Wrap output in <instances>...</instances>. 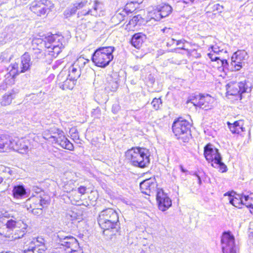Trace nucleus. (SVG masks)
<instances>
[{
	"label": "nucleus",
	"mask_w": 253,
	"mask_h": 253,
	"mask_svg": "<svg viewBox=\"0 0 253 253\" xmlns=\"http://www.w3.org/2000/svg\"><path fill=\"white\" fill-rule=\"evenodd\" d=\"M87 7V9H84L78 13V17L82 16L91 15L95 17L103 15V4L97 0H82L75 1L72 5L64 11V15L67 17L75 14L77 10Z\"/></svg>",
	"instance_id": "obj_1"
},
{
	"label": "nucleus",
	"mask_w": 253,
	"mask_h": 253,
	"mask_svg": "<svg viewBox=\"0 0 253 253\" xmlns=\"http://www.w3.org/2000/svg\"><path fill=\"white\" fill-rule=\"evenodd\" d=\"M126 156L133 166L144 168L150 164V155L145 148L133 147L126 152Z\"/></svg>",
	"instance_id": "obj_2"
},
{
	"label": "nucleus",
	"mask_w": 253,
	"mask_h": 253,
	"mask_svg": "<svg viewBox=\"0 0 253 253\" xmlns=\"http://www.w3.org/2000/svg\"><path fill=\"white\" fill-rule=\"evenodd\" d=\"M31 65L30 55L28 52H25L21 57L20 67H19V62H15L11 63L8 68L9 72L7 73L6 83L14 84L16 76L29 70Z\"/></svg>",
	"instance_id": "obj_3"
},
{
	"label": "nucleus",
	"mask_w": 253,
	"mask_h": 253,
	"mask_svg": "<svg viewBox=\"0 0 253 253\" xmlns=\"http://www.w3.org/2000/svg\"><path fill=\"white\" fill-rule=\"evenodd\" d=\"M114 50L115 47L112 46L98 48L93 53L91 60L96 66L105 68L113 60Z\"/></svg>",
	"instance_id": "obj_4"
},
{
	"label": "nucleus",
	"mask_w": 253,
	"mask_h": 253,
	"mask_svg": "<svg viewBox=\"0 0 253 253\" xmlns=\"http://www.w3.org/2000/svg\"><path fill=\"white\" fill-rule=\"evenodd\" d=\"M98 222L104 231L116 228L119 222L118 214L112 209L104 210L99 214Z\"/></svg>",
	"instance_id": "obj_5"
},
{
	"label": "nucleus",
	"mask_w": 253,
	"mask_h": 253,
	"mask_svg": "<svg viewBox=\"0 0 253 253\" xmlns=\"http://www.w3.org/2000/svg\"><path fill=\"white\" fill-rule=\"evenodd\" d=\"M63 42V37L52 35L46 38L43 44L47 49L46 52L51 56L56 57L64 47Z\"/></svg>",
	"instance_id": "obj_6"
},
{
	"label": "nucleus",
	"mask_w": 253,
	"mask_h": 253,
	"mask_svg": "<svg viewBox=\"0 0 253 253\" xmlns=\"http://www.w3.org/2000/svg\"><path fill=\"white\" fill-rule=\"evenodd\" d=\"M190 123L181 118L174 121L172 126L173 133L178 139L181 140L184 142H188L190 134Z\"/></svg>",
	"instance_id": "obj_7"
},
{
	"label": "nucleus",
	"mask_w": 253,
	"mask_h": 253,
	"mask_svg": "<svg viewBox=\"0 0 253 253\" xmlns=\"http://www.w3.org/2000/svg\"><path fill=\"white\" fill-rule=\"evenodd\" d=\"M226 195L230 197L229 203L233 206L241 209L242 205H245L247 208L250 209V212L253 214V198L248 195L237 194L234 192H227L224 194V196Z\"/></svg>",
	"instance_id": "obj_8"
},
{
	"label": "nucleus",
	"mask_w": 253,
	"mask_h": 253,
	"mask_svg": "<svg viewBox=\"0 0 253 253\" xmlns=\"http://www.w3.org/2000/svg\"><path fill=\"white\" fill-rule=\"evenodd\" d=\"M57 241L66 253H73L77 252L79 248L78 241L75 237L64 235L61 232L57 235Z\"/></svg>",
	"instance_id": "obj_9"
},
{
	"label": "nucleus",
	"mask_w": 253,
	"mask_h": 253,
	"mask_svg": "<svg viewBox=\"0 0 253 253\" xmlns=\"http://www.w3.org/2000/svg\"><path fill=\"white\" fill-rule=\"evenodd\" d=\"M53 6L49 0H35L31 3L30 8L38 16H41L50 12Z\"/></svg>",
	"instance_id": "obj_10"
},
{
	"label": "nucleus",
	"mask_w": 253,
	"mask_h": 253,
	"mask_svg": "<svg viewBox=\"0 0 253 253\" xmlns=\"http://www.w3.org/2000/svg\"><path fill=\"white\" fill-rule=\"evenodd\" d=\"M226 93L227 95L237 96L241 100L242 94L250 91L248 85L245 82L236 83L230 82L226 85Z\"/></svg>",
	"instance_id": "obj_11"
},
{
	"label": "nucleus",
	"mask_w": 253,
	"mask_h": 253,
	"mask_svg": "<svg viewBox=\"0 0 253 253\" xmlns=\"http://www.w3.org/2000/svg\"><path fill=\"white\" fill-rule=\"evenodd\" d=\"M88 62V60L83 57L78 58L69 68L67 77L76 82L81 76L82 69Z\"/></svg>",
	"instance_id": "obj_12"
},
{
	"label": "nucleus",
	"mask_w": 253,
	"mask_h": 253,
	"mask_svg": "<svg viewBox=\"0 0 253 253\" xmlns=\"http://www.w3.org/2000/svg\"><path fill=\"white\" fill-rule=\"evenodd\" d=\"M192 103L195 106H198L205 110H209L213 107L215 99L209 94H199L195 96V99L192 100Z\"/></svg>",
	"instance_id": "obj_13"
},
{
	"label": "nucleus",
	"mask_w": 253,
	"mask_h": 253,
	"mask_svg": "<svg viewBox=\"0 0 253 253\" xmlns=\"http://www.w3.org/2000/svg\"><path fill=\"white\" fill-rule=\"evenodd\" d=\"M221 242L223 253H236L237 247L235 243V238L230 232L223 234Z\"/></svg>",
	"instance_id": "obj_14"
},
{
	"label": "nucleus",
	"mask_w": 253,
	"mask_h": 253,
	"mask_svg": "<svg viewBox=\"0 0 253 253\" xmlns=\"http://www.w3.org/2000/svg\"><path fill=\"white\" fill-rule=\"evenodd\" d=\"M49 204V198L47 196L42 197L33 196L26 200L25 207L27 210H34L37 208H45Z\"/></svg>",
	"instance_id": "obj_15"
},
{
	"label": "nucleus",
	"mask_w": 253,
	"mask_h": 253,
	"mask_svg": "<svg viewBox=\"0 0 253 253\" xmlns=\"http://www.w3.org/2000/svg\"><path fill=\"white\" fill-rule=\"evenodd\" d=\"M20 139L18 137L12 138L6 134L0 136V152H4L7 149L16 150L18 148L16 143H19Z\"/></svg>",
	"instance_id": "obj_16"
},
{
	"label": "nucleus",
	"mask_w": 253,
	"mask_h": 253,
	"mask_svg": "<svg viewBox=\"0 0 253 253\" xmlns=\"http://www.w3.org/2000/svg\"><path fill=\"white\" fill-rule=\"evenodd\" d=\"M156 200L160 210L165 211L169 209L172 205L171 199L162 189L157 190Z\"/></svg>",
	"instance_id": "obj_17"
},
{
	"label": "nucleus",
	"mask_w": 253,
	"mask_h": 253,
	"mask_svg": "<svg viewBox=\"0 0 253 253\" xmlns=\"http://www.w3.org/2000/svg\"><path fill=\"white\" fill-rule=\"evenodd\" d=\"M204 154L209 163H211V165L212 163L218 162V160L221 158L218 150L213 147L211 144H208L205 146Z\"/></svg>",
	"instance_id": "obj_18"
},
{
	"label": "nucleus",
	"mask_w": 253,
	"mask_h": 253,
	"mask_svg": "<svg viewBox=\"0 0 253 253\" xmlns=\"http://www.w3.org/2000/svg\"><path fill=\"white\" fill-rule=\"evenodd\" d=\"M76 82L67 76L66 71L62 70L57 76V84L63 90L72 89Z\"/></svg>",
	"instance_id": "obj_19"
},
{
	"label": "nucleus",
	"mask_w": 253,
	"mask_h": 253,
	"mask_svg": "<svg viewBox=\"0 0 253 253\" xmlns=\"http://www.w3.org/2000/svg\"><path fill=\"white\" fill-rule=\"evenodd\" d=\"M133 5V2L130 3H127L125 6V8L120 12H117L114 15L112 19V22L116 25L119 24L121 22L124 20L125 17L126 15H127L129 13H131L135 10V8L130 9L129 8L131 5Z\"/></svg>",
	"instance_id": "obj_20"
},
{
	"label": "nucleus",
	"mask_w": 253,
	"mask_h": 253,
	"mask_svg": "<svg viewBox=\"0 0 253 253\" xmlns=\"http://www.w3.org/2000/svg\"><path fill=\"white\" fill-rule=\"evenodd\" d=\"M49 133V134L44 133L43 138L52 143H56L59 138L62 137L64 135L62 130L56 127L51 128Z\"/></svg>",
	"instance_id": "obj_21"
},
{
	"label": "nucleus",
	"mask_w": 253,
	"mask_h": 253,
	"mask_svg": "<svg viewBox=\"0 0 253 253\" xmlns=\"http://www.w3.org/2000/svg\"><path fill=\"white\" fill-rule=\"evenodd\" d=\"M229 128L233 134H240L245 131V128L243 126L244 123L242 120L234 122L233 123L227 122Z\"/></svg>",
	"instance_id": "obj_22"
},
{
	"label": "nucleus",
	"mask_w": 253,
	"mask_h": 253,
	"mask_svg": "<svg viewBox=\"0 0 253 253\" xmlns=\"http://www.w3.org/2000/svg\"><path fill=\"white\" fill-rule=\"evenodd\" d=\"M45 240L42 237H38L36 239H34L31 242L32 247L34 248L35 250H39L40 252H44L47 249L45 244Z\"/></svg>",
	"instance_id": "obj_23"
},
{
	"label": "nucleus",
	"mask_w": 253,
	"mask_h": 253,
	"mask_svg": "<svg viewBox=\"0 0 253 253\" xmlns=\"http://www.w3.org/2000/svg\"><path fill=\"white\" fill-rule=\"evenodd\" d=\"M18 93L17 89H12L6 93L2 98L0 104L2 106L9 105L12 100L15 97L16 94Z\"/></svg>",
	"instance_id": "obj_24"
},
{
	"label": "nucleus",
	"mask_w": 253,
	"mask_h": 253,
	"mask_svg": "<svg viewBox=\"0 0 253 253\" xmlns=\"http://www.w3.org/2000/svg\"><path fill=\"white\" fill-rule=\"evenodd\" d=\"M118 78H114L112 76L107 78V82L106 84L105 90L107 91H115L118 87L119 84Z\"/></svg>",
	"instance_id": "obj_25"
},
{
	"label": "nucleus",
	"mask_w": 253,
	"mask_h": 253,
	"mask_svg": "<svg viewBox=\"0 0 253 253\" xmlns=\"http://www.w3.org/2000/svg\"><path fill=\"white\" fill-rule=\"evenodd\" d=\"M144 36L141 33L135 34L131 38V43L134 47L139 48L144 42Z\"/></svg>",
	"instance_id": "obj_26"
},
{
	"label": "nucleus",
	"mask_w": 253,
	"mask_h": 253,
	"mask_svg": "<svg viewBox=\"0 0 253 253\" xmlns=\"http://www.w3.org/2000/svg\"><path fill=\"white\" fill-rule=\"evenodd\" d=\"M55 144L60 145L62 148L69 150H73L74 147L73 144L64 135L62 137H59Z\"/></svg>",
	"instance_id": "obj_27"
},
{
	"label": "nucleus",
	"mask_w": 253,
	"mask_h": 253,
	"mask_svg": "<svg viewBox=\"0 0 253 253\" xmlns=\"http://www.w3.org/2000/svg\"><path fill=\"white\" fill-rule=\"evenodd\" d=\"M12 192L14 197L16 199H21L26 194V190L23 185L14 186Z\"/></svg>",
	"instance_id": "obj_28"
},
{
	"label": "nucleus",
	"mask_w": 253,
	"mask_h": 253,
	"mask_svg": "<svg viewBox=\"0 0 253 253\" xmlns=\"http://www.w3.org/2000/svg\"><path fill=\"white\" fill-rule=\"evenodd\" d=\"M157 8L159 10L163 18L169 16L172 11V7L169 4L159 5Z\"/></svg>",
	"instance_id": "obj_29"
},
{
	"label": "nucleus",
	"mask_w": 253,
	"mask_h": 253,
	"mask_svg": "<svg viewBox=\"0 0 253 253\" xmlns=\"http://www.w3.org/2000/svg\"><path fill=\"white\" fill-rule=\"evenodd\" d=\"M19 146L16 151L21 154L26 153L28 150L29 142L28 140L21 138L19 140Z\"/></svg>",
	"instance_id": "obj_30"
},
{
	"label": "nucleus",
	"mask_w": 253,
	"mask_h": 253,
	"mask_svg": "<svg viewBox=\"0 0 253 253\" xmlns=\"http://www.w3.org/2000/svg\"><path fill=\"white\" fill-rule=\"evenodd\" d=\"M152 181H154V178L145 179L140 183V188L143 193L145 194H148V192H147L148 188L150 184H152Z\"/></svg>",
	"instance_id": "obj_31"
},
{
	"label": "nucleus",
	"mask_w": 253,
	"mask_h": 253,
	"mask_svg": "<svg viewBox=\"0 0 253 253\" xmlns=\"http://www.w3.org/2000/svg\"><path fill=\"white\" fill-rule=\"evenodd\" d=\"M232 57L233 59H236V60L241 62L248 58L247 52L245 50H238L236 51L233 54Z\"/></svg>",
	"instance_id": "obj_32"
},
{
	"label": "nucleus",
	"mask_w": 253,
	"mask_h": 253,
	"mask_svg": "<svg viewBox=\"0 0 253 253\" xmlns=\"http://www.w3.org/2000/svg\"><path fill=\"white\" fill-rule=\"evenodd\" d=\"M236 59H233L231 58V62L230 64L231 70L232 71H237L240 70L244 65V63L239 60H236Z\"/></svg>",
	"instance_id": "obj_33"
},
{
	"label": "nucleus",
	"mask_w": 253,
	"mask_h": 253,
	"mask_svg": "<svg viewBox=\"0 0 253 253\" xmlns=\"http://www.w3.org/2000/svg\"><path fill=\"white\" fill-rule=\"evenodd\" d=\"M41 95L42 92L38 94H31L28 95H26V100H31L35 104H39L42 100L41 97Z\"/></svg>",
	"instance_id": "obj_34"
},
{
	"label": "nucleus",
	"mask_w": 253,
	"mask_h": 253,
	"mask_svg": "<svg viewBox=\"0 0 253 253\" xmlns=\"http://www.w3.org/2000/svg\"><path fill=\"white\" fill-rule=\"evenodd\" d=\"M222 158L219 159L218 161V162H215L214 163H212L211 166L217 169H219V171L221 172H226L227 170V168L226 166L221 161Z\"/></svg>",
	"instance_id": "obj_35"
},
{
	"label": "nucleus",
	"mask_w": 253,
	"mask_h": 253,
	"mask_svg": "<svg viewBox=\"0 0 253 253\" xmlns=\"http://www.w3.org/2000/svg\"><path fill=\"white\" fill-rule=\"evenodd\" d=\"M149 16L151 17V19H154L156 21H159L163 18L162 16H161V14L159 10L157 8L154 9L153 11L149 12Z\"/></svg>",
	"instance_id": "obj_36"
},
{
	"label": "nucleus",
	"mask_w": 253,
	"mask_h": 253,
	"mask_svg": "<svg viewBox=\"0 0 253 253\" xmlns=\"http://www.w3.org/2000/svg\"><path fill=\"white\" fill-rule=\"evenodd\" d=\"M19 223L13 219L8 220L6 223L5 227L9 231L13 230L18 227Z\"/></svg>",
	"instance_id": "obj_37"
},
{
	"label": "nucleus",
	"mask_w": 253,
	"mask_h": 253,
	"mask_svg": "<svg viewBox=\"0 0 253 253\" xmlns=\"http://www.w3.org/2000/svg\"><path fill=\"white\" fill-rule=\"evenodd\" d=\"M142 20V18L140 15H135L130 20L128 24L134 27L137 24H140Z\"/></svg>",
	"instance_id": "obj_38"
},
{
	"label": "nucleus",
	"mask_w": 253,
	"mask_h": 253,
	"mask_svg": "<svg viewBox=\"0 0 253 253\" xmlns=\"http://www.w3.org/2000/svg\"><path fill=\"white\" fill-rule=\"evenodd\" d=\"M46 53V51L43 52L40 49H37L34 51L33 56L34 58L39 59H43Z\"/></svg>",
	"instance_id": "obj_39"
},
{
	"label": "nucleus",
	"mask_w": 253,
	"mask_h": 253,
	"mask_svg": "<svg viewBox=\"0 0 253 253\" xmlns=\"http://www.w3.org/2000/svg\"><path fill=\"white\" fill-rule=\"evenodd\" d=\"M157 184L156 182L155 179L154 178V181H152V184H150L149 188H148V194L147 195H150L151 194H153L156 191H157L158 188H157Z\"/></svg>",
	"instance_id": "obj_40"
},
{
	"label": "nucleus",
	"mask_w": 253,
	"mask_h": 253,
	"mask_svg": "<svg viewBox=\"0 0 253 253\" xmlns=\"http://www.w3.org/2000/svg\"><path fill=\"white\" fill-rule=\"evenodd\" d=\"M25 234V231L24 230L20 229L16 230L14 235L12 236L14 239H20L23 237Z\"/></svg>",
	"instance_id": "obj_41"
},
{
	"label": "nucleus",
	"mask_w": 253,
	"mask_h": 253,
	"mask_svg": "<svg viewBox=\"0 0 253 253\" xmlns=\"http://www.w3.org/2000/svg\"><path fill=\"white\" fill-rule=\"evenodd\" d=\"M24 253H44L42 252H40L39 250L36 249L32 247V245H30L27 249H26L24 251Z\"/></svg>",
	"instance_id": "obj_42"
},
{
	"label": "nucleus",
	"mask_w": 253,
	"mask_h": 253,
	"mask_svg": "<svg viewBox=\"0 0 253 253\" xmlns=\"http://www.w3.org/2000/svg\"><path fill=\"white\" fill-rule=\"evenodd\" d=\"M43 208H37L34 209V210H28L29 211L32 212L34 215H40L42 213V209Z\"/></svg>",
	"instance_id": "obj_43"
},
{
	"label": "nucleus",
	"mask_w": 253,
	"mask_h": 253,
	"mask_svg": "<svg viewBox=\"0 0 253 253\" xmlns=\"http://www.w3.org/2000/svg\"><path fill=\"white\" fill-rule=\"evenodd\" d=\"M160 103H161L160 99H157L156 98H154L151 103L154 108L156 110H157L159 108Z\"/></svg>",
	"instance_id": "obj_44"
},
{
	"label": "nucleus",
	"mask_w": 253,
	"mask_h": 253,
	"mask_svg": "<svg viewBox=\"0 0 253 253\" xmlns=\"http://www.w3.org/2000/svg\"><path fill=\"white\" fill-rule=\"evenodd\" d=\"M6 76H7V74L5 76V78L4 81L0 85V89H1V90H5L7 88L8 85H11L14 84H8L7 83H6V79L7 78H6Z\"/></svg>",
	"instance_id": "obj_45"
},
{
	"label": "nucleus",
	"mask_w": 253,
	"mask_h": 253,
	"mask_svg": "<svg viewBox=\"0 0 253 253\" xmlns=\"http://www.w3.org/2000/svg\"><path fill=\"white\" fill-rule=\"evenodd\" d=\"M185 41L183 39L176 41V45L179 46V48L185 49L183 44Z\"/></svg>",
	"instance_id": "obj_46"
},
{
	"label": "nucleus",
	"mask_w": 253,
	"mask_h": 253,
	"mask_svg": "<svg viewBox=\"0 0 253 253\" xmlns=\"http://www.w3.org/2000/svg\"><path fill=\"white\" fill-rule=\"evenodd\" d=\"M208 56L211 61H217L219 60V58L218 57L215 56L213 53L211 52L208 53Z\"/></svg>",
	"instance_id": "obj_47"
},
{
	"label": "nucleus",
	"mask_w": 253,
	"mask_h": 253,
	"mask_svg": "<svg viewBox=\"0 0 253 253\" xmlns=\"http://www.w3.org/2000/svg\"><path fill=\"white\" fill-rule=\"evenodd\" d=\"M211 48L213 52L217 54H219V52H222V51L223 50V49L221 50H219V47L216 45L212 46Z\"/></svg>",
	"instance_id": "obj_48"
},
{
	"label": "nucleus",
	"mask_w": 253,
	"mask_h": 253,
	"mask_svg": "<svg viewBox=\"0 0 253 253\" xmlns=\"http://www.w3.org/2000/svg\"><path fill=\"white\" fill-rule=\"evenodd\" d=\"M162 31H163L164 33L169 34V35H170L172 33V30L171 29L169 28L165 27L162 29Z\"/></svg>",
	"instance_id": "obj_49"
},
{
	"label": "nucleus",
	"mask_w": 253,
	"mask_h": 253,
	"mask_svg": "<svg viewBox=\"0 0 253 253\" xmlns=\"http://www.w3.org/2000/svg\"><path fill=\"white\" fill-rule=\"evenodd\" d=\"M175 42H176V40H174V39H169L167 42V46H172Z\"/></svg>",
	"instance_id": "obj_50"
},
{
	"label": "nucleus",
	"mask_w": 253,
	"mask_h": 253,
	"mask_svg": "<svg viewBox=\"0 0 253 253\" xmlns=\"http://www.w3.org/2000/svg\"><path fill=\"white\" fill-rule=\"evenodd\" d=\"M86 191V188L84 186H80L78 188V192L81 194H84Z\"/></svg>",
	"instance_id": "obj_51"
},
{
	"label": "nucleus",
	"mask_w": 253,
	"mask_h": 253,
	"mask_svg": "<svg viewBox=\"0 0 253 253\" xmlns=\"http://www.w3.org/2000/svg\"><path fill=\"white\" fill-rule=\"evenodd\" d=\"M219 60H220V62L221 63V64L223 66V68L227 67V66H228V63L226 59L220 60L219 59Z\"/></svg>",
	"instance_id": "obj_52"
},
{
	"label": "nucleus",
	"mask_w": 253,
	"mask_h": 253,
	"mask_svg": "<svg viewBox=\"0 0 253 253\" xmlns=\"http://www.w3.org/2000/svg\"><path fill=\"white\" fill-rule=\"evenodd\" d=\"M194 175L196 177V178H197V180H198V183L199 185H201L202 184V180H201V179L200 178V177L197 174V173H195L194 174Z\"/></svg>",
	"instance_id": "obj_53"
},
{
	"label": "nucleus",
	"mask_w": 253,
	"mask_h": 253,
	"mask_svg": "<svg viewBox=\"0 0 253 253\" xmlns=\"http://www.w3.org/2000/svg\"><path fill=\"white\" fill-rule=\"evenodd\" d=\"M33 190L35 192V193L38 194L41 192V189H40L38 187H34L33 188Z\"/></svg>",
	"instance_id": "obj_54"
},
{
	"label": "nucleus",
	"mask_w": 253,
	"mask_h": 253,
	"mask_svg": "<svg viewBox=\"0 0 253 253\" xmlns=\"http://www.w3.org/2000/svg\"><path fill=\"white\" fill-rule=\"evenodd\" d=\"M216 6V8L217 10L221 11V10L223 8L222 6L220 5L219 4H217L215 5Z\"/></svg>",
	"instance_id": "obj_55"
},
{
	"label": "nucleus",
	"mask_w": 253,
	"mask_h": 253,
	"mask_svg": "<svg viewBox=\"0 0 253 253\" xmlns=\"http://www.w3.org/2000/svg\"><path fill=\"white\" fill-rule=\"evenodd\" d=\"M140 67L139 65H135L133 67V70L135 71H138V70H139Z\"/></svg>",
	"instance_id": "obj_56"
},
{
	"label": "nucleus",
	"mask_w": 253,
	"mask_h": 253,
	"mask_svg": "<svg viewBox=\"0 0 253 253\" xmlns=\"http://www.w3.org/2000/svg\"><path fill=\"white\" fill-rule=\"evenodd\" d=\"M117 108H118V106L117 105H113L112 107V111L114 113H115L116 110L117 111Z\"/></svg>",
	"instance_id": "obj_57"
},
{
	"label": "nucleus",
	"mask_w": 253,
	"mask_h": 253,
	"mask_svg": "<svg viewBox=\"0 0 253 253\" xmlns=\"http://www.w3.org/2000/svg\"><path fill=\"white\" fill-rule=\"evenodd\" d=\"M180 168L181 171L183 172H186L188 171L187 170L184 169V168L183 167V166H180Z\"/></svg>",
	"instance_id": "obj_58"
},
{
	"label": "nucleus",
	"mask_w": 253,
	"mask_h": 253,
	"mask_svg": "<svg viewBox=\"0 0 253 253\" xmlns=\"http://www.w3.org/2000/svg\"><path fill=\"white\" fill-rule=\"evenodd\" d=\"M0 235H4L5 236H6L7 235V234L6 233H5L3 231H1L0 228Z\"/></svg>",
	"instance_id": "obj_59"
},
{
	"label": "nucleus",
	"mask_w": 253,
	"mask_h": 253,
	"mask_svg": "<svg viewBox=\"0 0 253 253\" xmlns=\"http://www.w3.org/2000/svg\"><path fill=\"white\" fill-rule=\"evenodd\" d=\"M5 172H7L8 173H9L10 174H11V170L10 169H9V168H5Z\"/></svg>",
	"instance_id": "obj_60"
},
{
	"label": "nucleus",
	"mask_w": 253,
	"mask_h": 253,
	"mask_svg": "<svg viewBox=\"0 0 253 253\" xmlns=\"http://www.w3.org/2000/svg\"><path fill=\"white\" fill-rule=\"evenodd\" d=\"M3 181V177L0 175V184H1Z\"/></svg>",
	"instance_id": "obj_61"
},
{
	"label": "nucleus",
	"mask_w": 253,
	"mask_h": 253,
	"mask_svg": "<svg viewBox=\"0 0 253 253\" xmlns=\"http://www.w3.org/2000/svg\"><path fill=\"white\" fill-rule=\"evenodd\" d=\"M150 81H151V83L152 84H153V83H154V82H155V79H153V78H152V79H151V80H150Z\"/></svg>",
	"instance_id": "obj_62"
},
{
	"label": "nucleus",
	"mask_w": 253,
	"mask_h": 253,
	"mask_svg": "<svg viewBox=\"0 0 253 253\" xmlns=\"http://www.w3.org/2000/svg\"><path fill=\"white\" fill-rule=\"evenodd\" d=\"M0 253H12V252H2Z\"/></svg>",
	"instance_id": "obj_63"
},
{
	"label": "nucleus",
	"mask_w": 253,
	"mask_h": 253,
	"mask_svg": "<svg viewBox=\"0 0 253 253\" xmlns=\"http://www.w3.org/2000/svg\"><path fill=\"white\" fill-rule=\"evenodd\" d=\"M16 144H17L16 145H17V147L18 146H19V143H16Z\"/></svg>",
	"instance_id": "obj_64"
}]
</instances>
